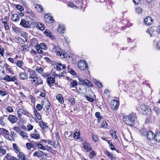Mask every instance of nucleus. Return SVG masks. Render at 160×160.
I'll use <instances>...</instances> for the list:
<instances>
[{"label":"nucleus","instance_id":"f257e3e1","mask_svg":"<svg viewBox=\"0 0 160 160\" xmlns=\"http://www.w3.org/2000/svg\"><path fill=\"white\" fill-rule=\"evenodd\" d=\"M135 117L133 114L126 116L123 118V121L127 125L133 126L134 124Z\"/></svg>","mask_w":160,"mask_h":160},{"label":"nucleus","instance_id":"f03ea898","mask_svg":"<svg viewBox=\"0 0 160 160\" xmlns=\"http://www.w3.org/2000/svg\"><path fill=\"white\" fill-rule=\"evenodd\" d=\"M41 104L43 106H45L46 110L43 108V109L47 113L49 112L50 103L49 102L47 98H44L43 101H42L41 102Z\"/></svg>","mask_w":160,"mask_h":160},{"label":"nucleus","instance_id":"7ed1b4c3","mask_svg":"<svg viewBox=\"0 0 160 160\" xmlns=\"http://www.w3.org/2000/svg\"><path fill=\"white\" fill-rule=\"evenodd\" d=\"M78 79L80 84L82 85H86L89 86H91L92 85V83L87 79H84L82 78H78Z\"/></svg>","mask_w":160,"mask_h":160},{"label":"nucleus","instance_id":"20e7f679","mask_svg":"<svg viewBox=\"0 0 160 160\" xmlns=\"http://www.w3.org/2000/svg\"><path fill=\"white\" fill-rule=\"evenodd\" d=\"M78 68L82 70H85L88 68V65L85 61H80L78 63Z\"/></svg>","mask_w":160,"mask_h":160},{"label":"nucleus","instance_id":"39448f33","mask_svg":"<svg viewBox=\"0 0 160 160\" xmlns=\"http://www.w3.org/2000/svg\"><path fill=\"white\" fill-rule=\"evenodd\" d=\"M59 49V48L57 46H54L52 49V51L53 52H55L57 55L60 56L62 58H64V54L62 53V52H60L58 50Z\"/></svg>","mask_w":160,"mask_h":160},{"label":"nucleus","instance_id":"423d86ee","mask_svg":"<svg viewBox=\"0 0 160 160\" xmlns=\"http://www.w3.org/2000/svg\"><path fill=\"white\" fill-rule=\"evenodd\" d=\"M140 109L142 110L143 113L145 114H149L151 112V110L148 106L144 104H142L140 106Z\"/></svg>","mask_w":160,"mask_h":160},{"label":"nucleus","instance_id":"0eeeda50","mask_svg":"<svg viewBox=\"0 0 160 160\" xmlns=\"http://www.w3.org/2000/svg\"><path fill=\"white\" fill-rule=\"evenodd\" d=\"M119 102L116 100H113L111 102V106L113 110L117 109L119 107Z\"/></svg>","mask_w":160,"mask_h":160},{"label":"nucleus","instance_id":"6e6552de","mask_svg":"<svg viewBox=\"0 0 160 160\" xmlns=\"http://www.w3.org/2000/svg\"><path fill=\"white\" fill-rule=\"evenodd\" d=\"M44 19L46 22L49 23H52L54 21L53 18L49 15V14H46L45 15Z\"/></svg>","mask_w":160,"mask_h":160},{"label":"nucleus","instance_id":"1a4fd4ad","mask_svg":"<svg viewBox=\"0 0 160 160\" xmlns=\"http://www.w3.org/2000/svg\"><path fill=\"white\" fill-rule=\"evenodd\" d=\"M8 119L12 124L16 122L18 120L17 118L14 115H9L8 117Z\"/></svg>","mask_w":160,"mask_h":160},{"label":"nucleus","instance_id":"9d476101","mask_svg":"<svg viewBox=\"0 0 160 160\" xmlns=\"http://www.w3.org/2000/svg\"><path fill=\"white\" fill-rule=\"evenodd\" d=\"M146 135L148 139L150 140H153L155 138V135L152 131H147Z\"/></svg>","mask_w":160,"mask_h":160},{"label":"nucleus","instance_id":"9b49d317","mask_svg":"<svg viewBox=\"0 0 160 160\" xmlns=\"http://www.w3.org/2000/svg\"><path fill=\"white\" fill-rule=\"evenodd\" d=\"M28 71L29 72L30 74L29 78L32 79V80H35L38 77L36 72L34 71H30L29 70H28Z\"/></svg>","mask_w":160,"mask_h":160},{"label":"nucleus","instance_id":"f8f14e48","mask_svg":"<svg viewBox=\"0 0 160 160\" xmlns=\"http://www.w3.org/2000/svg\"><path fill=\"white\" fill-rule=\"evenodd\" d=\"M83 147L87 152L90 151L92 150L90 145L86 142H84L83 143Z\"/></svg>","mask_w":160,"mask_h":160},{"label":"nucleus","instance_id":"ddd939ff","mask_svg":"<svg viewBox=\"0 0 160 160\" xmlns=\"http://www.w3.org/2000/svg\"><path fill=\"white\" fill-rule=\"evenodd\" d=\"M17 113L18 116L21 117L22 114L26 115H27V112L25 110L22 108H19L17 110Z\"/></svg>","mask_w":160,"mask_h":160},{"label":"nucleus","instance_id":"4468645a","mask_svg":"<svg viewBox=\"0 0 160 160\" xmlns=\"http://www.w3.org/2000/svg\"><path fill=\"white\" fill-rule=\"evenodd\" d=\"M11 19L12 21L18 22L19 20V17L17 14H13L11 16Z\"/></svg>","mask_w":160,"mask_h":160},{"label":"nucleus","instance_id":"2eb2a0df","mask_svg":"<svg viewBox=\"0 0 160 160\" xmlns=\"http://www.w3.org/2000/svg\"><path fill=\"white\" fill-rule=\"evenodd\" d=\"M32 81L34 83L37 84V85H38L39 84H42L43 83L42 80L40 78L38 77L35 80H32Z\"/></svg>","mask_w":160,"mask_h":160},{"label":"nucleus","instance_id":"dca6fc26","mask_svg":"<svg viewBox=\"0 0 160 160\" xmlns=\"http://www.w3.org/2000/svg\"><path fill=\"white\" fill-rule=\"evenodd\" d=\"M36 27L38 29L42 31L44 30L45 28L44 24L39 22L36 23Z\"/></svg>","mask_w":160,"mask_h":160},{"label":"nucleus","instance_id":"f3484780","mask_svg":"<svg viewBox=\"0 0 160 160\" xmlns=\"http://www.w3.org/2000/svg\"><path fill=\"white\" fill-rule=\"evenodd\" d=\"M144 22L146 25H149L151 24L152 20L150 17H147L145 18Z\"/></svg>","mask_w":160,"mask_h":160},{"label":"nucleus","instance_id":"a211bd4d","mask_svg":"<svg viewBox=\"0 0 160 160\" xmlns=\"http://www.w3.org/2000/svg\"><path fill=\"white\" fill-rule=\"evenodd\" d=\"M40 127L42 128L44 131L47 130L48 127L46 124L42 121L39 122Z\"/></svg>","mask_w":160,"mask_h":160},{"label":"nucleus","instance_id":"6ab92c4d","mask_svg":"<svg viewBox=\"0 0 160 160\" xmlns=\"http://www.w3.org/2000/svg\"><path fill=\"white\" fill-rule=\"evenodd\" d=\"M20 78L22 80H26L28 78V75L25 72L20 73L19 74Z\"/></svg>","mask_w":160,"mask_h":160},{"label":"nucleus","instance_id":"aec40b11","mask_svg":"<svg viewBox=\"0 0 160 160\" xmlns=\"http://www.w3.org/2000/svg\"><path fill=\"white\" fill-rule=\"evenodd\" d=\"M20 24L24 28H28V27L29 22L24 20L22 19Z\"/></svg>","mask_w":160,"mask_h":160},{"label":"nucleus","instance_id":"412c9836","mask_svg":"<svg viewBox=\"0 0 160 160\" xmlns=\"http://www.w3.org/2000/svg\"><path fill=\"white\" fill-rule=\"evenodd\" d=\"M57 31L60 33H62L64 32L65 28L63 25H60L58 28H57Z\"/></svg>","mask_w":160,"mask_h":160},{"label":"nucleus","instance_id":"4be33fe9","mask_svg":"<svg viewBox=\"0 0 160 160\" xmlns=\"http://www.w3.org/2000/svg\"><path fill=\"white\" fill-rule=\"evenodd\" d=\"M23 139H27L28 137V136L27 133L23 131H22L19 134Z\"/></svg>","mask_w":160,"mask_h":160},{"label":"nucleus","instance_id":"5701e85b","mask_svg":"<svg viewBox=\"0 0 160 160\" xmlns=\"http://www.w3.org/2000/svg\"><path fill=\"white\" fill-rule=\"evenodd\" d=\"M42 151L39 150L35 152L33 154V156L34 157L36 156L38 158H39L42 156Z\"/></svg>","mask_w":160,"mask_h":160},{"label":"nucleus","instance_id":"b1692460","mask_svg":"<svg viewBox=\"0 0 160 160\" xmlns=\"http://www.w3.org/2000/svg\"><path fill=\"white\" fill-rule=\"evenodd\" d=\"M66 68V66L64 64H58L57 65L56 68L58 70L60 71L62 69H63Z\"/></svg>","mask_w":160,"mask_h":160},{"label":"nucleus","instance_id":"393cba45","mask_svg":"<svg viewBox=\"0 0 160 160\" xmlns=\"http://www.w3.org/2000/svg\"><path fill=\"white\" fill-rule=\"evenodd\" d=\"M56 98L60 103H62L64 102L63 98L61 94L57 95Z\"/></svg>","mask_w":160,"mask_h":160},{"label":"nucleus","instance_id":"a878e982","mask_svg":"<svg viewBox=\"0 0 160 160\" xmlns=\"http://www.w3.org/2000/svg\"><path fill=\"white\" fill-rule=\"evenodd\" d=\"M35 8L38 12H41L43 11V7L41 5L36 4L35 6Z\"/></svg>","mask_w":160,"mask_h":160},{"label":"nucleus","instance_id":"bb28decb","mask_svg":"<svg viewBox=\"0 0 160 160\" xmlns=\"http://www.w3.org/2000/svg\"><path fill=\"white\" fill-rule=\"evenodd\" d=\"M47 82L49 85H50L54 82L55 80L54 79L51 77H48L47 78Z\"/></svg>","mask_w":160,"mask_h":160},{"label":"nucleus","instance_id":"cd10ccee","mask_svg":"<svg viewBox=\"0 0 160 160\" xmlns=\"http://www.w3.org/2000/svg\"><path fill=\"white\" fill-rule=\"evenodd\" d=\"M30 136L32 138H33L36 139H38L40 138V136L38 133L31 134Z\"/></svg>","mask_w":160,"mask_h":160},{"label":"nucleus","instance_id":"c85d7f7f","mask_svg":"<svg viewBox=\"0 0 160 160\" xmlns=\"http://www.w3.org/2000/svg\"><path fill=\"white\" fill-rule=\"evenodd\" d=\"M34 113L38 120H40L41 119V116L40 113L37 111L35 108L34 109Z\"/></svg>","mask_w":160,"mask_h":160},{"label":"nucleus","instance_id":"c756f323","mask_svg":"<svg viewBox=\"0 0 160 160\" xmlns=\"http://www.w3.org/2000/svg\"><path fill=\"white\" fill-rule=\"evenodd\" d=\"M78 84V82L75 80H72V81L71 82L70 87V88L75 87ZM75 88L77 89V87Z\"/></svg>","mask_w":160,"mask_h":160},{"label":"nucleus","instance_id":"7c9ffc66","mask_svg":"<svg viewBox=\"0 0 160 160\" xmlns=\"http://www.w3.org/2000/svg\"><path fill=\"white\" fill-rule=\"evenodd\" d=\"M140 134L143 136L145 135L147 131H146V128H142L139 130Z\"/></svg>","mask_w":160,"mask_h":160},{"label":"nucleus","instance_id":"2f4dec72","mask_svg":"<svg viewBox=\"0 0 160 160\" xmlns=\"http://www.w3.org/2000/svg\"><path fill=\"white\" fill-rule=\"evenodd\" d=\"M18 156L19 160H28L27 158L23 154L20 153L19 154Z\"/></svg>","mask_w":160,"mask_h":160},{"label":"nucleus","instance_id":"473e14b6","mask_svg":"<svg viewBox=\"0 0 160 160\" xmlns=\"http://www.w3.org/2000/svg\"><path fill=\"white\" fill-rule=\"evenodd\" d=\"M44 34L47 36L51 37L52 36V33L48 30H46L44 32Z\"/></svg>","mask_w":160,"mask_h":160},{"label":"nucleus","instance_id":"72a5a7b5","mask_svg":"<svg viewBox=\"0 0 160 160\" xmlns=\"http://www.w3.org/2000/svg\"><path fill=\"white\" fill-rule=\"evenodd\" d=\"M153 110L157 115H158L160 113V108L156 106H154L153 108Z\"/></svg>","mask_w":160,"mask_h":160},{"label":"nucleus","instance_id":"f704fd0d","mask_svg":"<svg viewBox=\"0 0 160 160\" xmlns=\"http://www.w3.org/2000/svg\"><path fill=\"white\" fill-rule=\"evenodd\" d=\"M105 153L111 159H113V156L112 153H111L108 151H105Z\"/></svg>","mask_w":160,"mask_h":160},{"label":"nucleus","instance_id":"c9c22d12","mask_svg":"<svg viewBox=\"0 0 160 160\" xmlns=\"http://www.w3.org/2000/svg\"><path fill=\"white\" fill-rule=\"evenodd\" d=\"M156 140L158 142H160V132H157L155 135Z\"/></svg>","mask_w":160,"mask_h":160},{"label":"nucleus","instance_id":"e433bc0d","mask_svg":"<svg viewBox=\"0 0 160 160\" xmlns=\"http://www.w3.org/2000/svg\"><path fill=\"white\" fill-rule=\"evenodd\" d=\"M13 129L16 132L19 134L22 131L21 128L19 127H15L13 128Z\"/></svg>","mask_w":160,"mask_h":160},{"label":"nucleus","instance_id":"4c0bfd02","mask_svg":"<svg viewBox=\"0 0 160 160\" xmlns=\"http://www.w3.org/2000/svg\"><path fill=\"white\" fill-rule=\"evenodd\" d=\"M35 145L38 146V147L41 149L42 150H45V148L44 146L42 145V144L40 143H37V142L35 143Z\"/></svg>","mask_w":160,"mask_h":160},{"label":"nucleus","instance_id":"58836bf2","mask_svg":"<svg viewBox=\"0 0 160 160\" xmlns=\"http://www.w3.org/2000/svg\"><path fill=\"white\" fill-rule=\"evenodd\" d=\"M5 138L7 139L12 141H13L14 138L13 137L10 135L9 134H7L5 135Z\"/></svg>","mask_w":160,"mask_h":160},{"label":"nucleus","instance_id":"ea45409f","mask_svg":"<svg viewBox=\"0 0 160 160\" xmlns=\"http://www.w3.org/2000/svg\"><path fill=\"white\" fill-rule=\"evenodd\" d=\"M0 132L1 133H3L4 134H9L8 131L5 129L3 128H0Z\"/></svg>","mask_w":160,"mask_h":160},{"label":"nucleus","instance_id":"a19ab883","mask_svg":"<svg viewBox=\"0 0 160 160\" xmlns=\"http://www.w3.org/2000/svg\"><path fill=\"white\" fill-rule=\"evenodd\" d=\"M15 6L20 11H22L24 10L23 7L19 4L15 5Z\"/></svg>","mask_w":160,"mask_h":160},{"label":"nucleus","instance_id":"79ce46f5","mask_svg":"<svg viewBox=\"0 0 160 160\" xmlns=\"http://www.w3.org/2000/svg\"><path fill=\"white\" fill-rule=\"evenodd\" d=\"M68 72L73 75H75L76 73L75 71L71 68H70L68 66L67 68Z\"/></svg>","mask_w":160,"mask_h":160},{"label":"nucleus","instance_id":"37998d69","mask_svg":"<svg viewBox=\"0 0 160 160\" xmlns=\"http://www.w3.org/2000/svg\"><path fill=\"white\" fill-rule=\"evenodd\" d=\"M82 0H75V5L78 6V7L80 6H82Z\"/></svg>","mask_w":160,"mask_h":160},{"label":"nucleus","instance_id":"c03bdc74","mask_svg":"<svg viewBox=\"0 0 160 160\" xmlns=\"http://www.w3.org/2000/svg\"><path fill=\"white\" fill-rule=\"evenodd\" d=\"M68 5L69 7H70L71 8H74L75 9L78 8V6H76L75 4V5L74 4L72 3V2H69L68 3Z\"/></svg>","mask_w":160,"mask_h":160},{"label":"nucleus","instance_id":"a18cd8bd","mask_svg":"<svg viewBox=\"0 0 160 160\" xmlns=\"http://www.w3.org/2000/svg\"><path fill=\"white\" fill-rule=\"evenodd\" d=\"M80 136V134L79 132H76L74 133L73 136L74 138L76 139H78L79 138Z\"/></svg>","mask_w":160,"mask_h":160},{"label":"nucleus","instance_id":"49530a36","mask_svg":"<svg viewBox=\"0 0 160 160\" xmlns=\"http://www.w3.org/2000/svg\"><path fill=\"white\" fill-rule=\"evenodd\" d=\"M6 109L7 111L9 112H13L12 107L10 106H8Z\"/></svg>","mask_w":160,"mask_h":160},{"label":"nucleus","instance_id":"de8ad7c7","mask_svg":"<svg viewBox=\"0 0 160 160\" xmlns=\"http://www.w3.org/2000/svg\"><path fill=\"white\" fill-rule=\"evenodd\" d=\"M23 64V62L22 61L18 60L16 63V65L18 67L21 68L22 65Z\"/></svg>","mask_w":160,"mask_h":160},{"label":"nucleus","instance_id":"09e8293b","mask_svg":"<svg viewBox=\"0 0 160 160\" xmlns=\"http://www.w3.org/2000/svg\"><path fill=\"white\" fill-rule=\"evenodd\" d=\"M40 47L41 49L46 50L47 49V46L44 43H41L40 44Z\"/></svg>","mask_w":160,"mask_h":160},{"label":"nucleus","instance_id":"8fccbe9b","mask_svg":"<svg viewBox=\"0 0 160 160\" xmlns=\"http://www.w3.org/2000/svg\"><path fill=\"white\" fill-rule=\"evenodd\" d=\"M43 107L44 106L42 105V104L41 105L40 104H38L36 105V108L38 111H40L41 110Z\"/></svg>","mask_w":160,"mask_h":160},{"label":"nucleus","instance_id":"3c124183","mask_svg":"<svg viewBox=\"0 0 160 160\" xmlns=\"http://www.w3.org/2000/svg\"><path fill=\"white\" fill-rule=\"evenodd\" d=\"M10 79V77L9 75H7L5 78H4L3 79L4 80H6L7 82H11Z\"/></svg>","mask_w":160,"mask_h":160},{"label":"nucleus","instance_id":"603ef678","mask_svg":"<svg viewBox=\"0 0 160 160\" xmlns=\"http://www.w3.org/2000/svg\"><path fill=\"white\" fill-rule=\"evenodd\" d=\"M36 70L40 73H42L43 71V69L42 68L38 67L37 68Z\"/></svg>","mask_w":160,"mask_h":160},{"label":"nucleus","instance_id":"864d4df0","mask_svg":"<svg viewBox=\"0 0 160 160\" xmlns=\"http://www.w3.org/2000/svg\"><path fill=\"white\" fill-rule=\"evenodd\" d=\"M136 12L137 13H141L142 12V9L140 8L137 7L136 8Z\"/></svg>","mask_w":160,"mask_h":160},{"label":"nucleus","instance_id":"5fc2aeb1","mask_svg":"<svg viewBox=\"0 0 160 160\" xmlns=\"http://www.w3.org/2000/svg\"><path fill=\"white\" fill-rule=\"evenodd\" d=\"M116 131H112L111 134L112 135V136L114 138H117V135L116 134Z\"/></svg>","mask_w":160,"mask_h":160},{"label":"nucleus","instance_id":"6e6d98bb","mask_svg":"<svg viewBox=\"0 0 160 160\" xmlns=\"http://www.w3.org/2000/svg\"><path fill=\"white\" fill-rule=\"evenodd\" d=\"M13 148L15 149L16 150L19 151V149L18 147L17 146L16 144L15 143H13L12 145Z\"/></svg>","mask_w":160,"mask_h":160},{"label":"nucleus","instance_id":"4d7b16f0","mask_svg":"<svg viewBox=\"0 0 160 160\" xmlns=\"http://www.w3.org/2000/svg\"><path fill=\"white\" fill-rule=\"evenodd\" d=\"M69 101L72 105L74 104L75 103V100L74 98H70Z\"/></svg>","mask_w":160,"mask_h":160},{"label":"nucleus","instance_id":"13d9d810","mask_svg":"<svg viewBox=\"0 0 160 160\" xmlns=\"http://www.w3.org/2000/svg\"><path fill=\"white\" fill-rule=\"evenodd\" d=\"M7 94V92L4 91L0 90V94L2 96H4Z\"/></svg>","mask_w":160,"mask_h":160},{"label":"nucleus","instance_id":"bf43d9fd","mask_svg":"<svg viewBox=\"0 0 160 160\" xmlns=\"http://www.w3.org/2000/svg\"><path fill=\"white\" fill-rule=\"evenodd\" d=\"M92 138L94 142H96L98 141V139L97 138V136L96 135H95L93 134L92 135Z\"/></svg>","mask_w":160,"mask_h":160},{"label":"nucleus","instance_id":"052dcab7","mask_svg":"<svg viewBox=\"0 0 160 160\" xmlns=\"http://www.w3.org/2000/svg\"><path fill=\"white\" fill-rule=\"evenodd\" d=\"M18 41L19 43L21 44H24L25 42L24 40L22 38H19Z\"/></svg>","mask_w":160,"mask_h":160},{"label":"nucleus","instance_id":"680f3d73","mask_svg":"<svg viewBox=\"0 0 160 160\" xmlns=\"http://www.w3.org/2000/svg\"><path fill=\"white\" fill-rule=\"evenodd\" d=\"M95 83L97 84V86L99 88H100L102 87V84L101 82H100L98 81H96L95 82Z\"/></svg>","mask_w":160,"mask_h":160},{"label":"nucleus","instance_id":"e2e57ef3","mask_svg":"<svg viewBox=\"0 0 160 160\" xmlns=\"http://www.w3.org/2000/svg\"><path fill=\"white\" fill-rule=\"evenodd\" d=\"M12 29H13V31L17 33H19L20 32V30L18 28H15L12 27Z\"/></svg>","mask_w":160,"mask_h":160},{"label":"nucleus","instance_id":"0e129e2a","mask_svg":"<svg viewBox=\"0 0 160 160\" xmlns=\"http://www.w3.org/2000/svg\"><path fill=\"white\" fill-rule=\"evenodd\" d=\"M4 50L3 48H0V54L2 57L4 56Z\"/></svg>","mask_w":160,"mask_h":160},{"label":"nucleus","instance_id":"69168bd1","mask_svg":"<svg viewBox=\"0 0 160 160\" xmlns=\"http://www.w3.org/2000/svg\"><path fill=\"white\" fill-rule=\"evenodd\" d=\"M26 146L27 148L29 150L30 149L32 148L31 144L30 143H27Z\"/></svg>","mask_w":160,"mask_h":160},{"label":"nucleus","instance_id":"338daca9","mask_svg":"<svg viewBox=\"0 0 160 160\" xmlns=\"http://www.w3.org/2000/svg\"><path fill=\"white\" fill-rule=\"evenodd\" d=\"M27 127L28 131H29L32 129L33 128V126L31 125V124H29V125H28Z\"/></svg>","mask_w":160,"mask_h":160},{"label":"nucleus","instance_id":"774afa93","mask_svg":"<svg viewBox=\"0 0 160 160\" xmlns=\"http://www.w3.org/2000/svg\"><path fill=\"white\" fill-rule=\"evenodd\" d=\"M109 148H110V149L111 150H114L115 149V148L114 146L112 144V143H111V144H109Z\"/></svg>","mask_w":160,"mask_h":160}]
</instances>
